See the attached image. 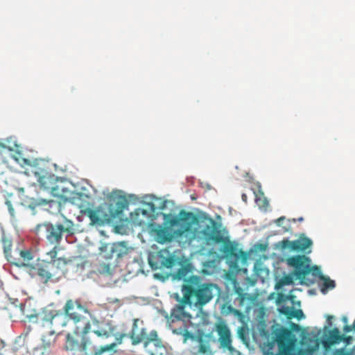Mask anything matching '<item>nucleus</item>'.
<instances>
[{
	"label": "nucleus",
	"mask_w": 355,
	"mask_h": 355,
	"mask_svg": "<svg viewBox=\"0 0 355 355\" xmlns=\"http://www.w3.org/2000/svg\"><path fill=\"white\" fill-rule=\"evenodd\" d=\"M74 327V334H80L82 336L81 343L78 340L73 338L70 334H67L65 347L67 350H74L77 348L80 351H87L89 353L94 349L96 344L98 343L99 338H107L114 334L115 327L111 322L102 324L98 329L91 332V324L89 320L81 315L78 319L71 322Z\"/></svg>",
	"instance_id": "f257e3e1"
},
{
	"label": "nucleus",
	"mask_w": 355,
	"mask_h": 355,
	"mask_svg": "<svg viewBox=\"0 0 355 355\" xmlns=\"http://www.w3.org/2000/svg\"><path fill=\"white\" fill-rule=\"evenodd\" d=\"M182 291L184 304L202 309L220 293V288L212 283H202L200 277L193 275L185 281Z\"/></svg>",
	"instance_id": "f03ea898"
},
{
	"label": "nucleus",
	"mask_w": 355,
	"mask_h": 355,
	"mask_svg": "<svg viewBox=\"0 0 355 355\" xmlns=\"http://www.w3.org/2000/svg\"><path fill=\"white\" fill-rule=\"evenodd\" d=\"M198 222L192 212L180 210L178 215L166 220L168 227H159L154 230L156 241L159 243L170 242L173 238L180 239L192 233V225Z\"/></svg>",
	"instance_id": "7ed1b4c3"
},
{
	"label": "nucleus",
	"mask_w": 355,
	"mask_h": 355,
	"mask_svg": "<svg viewBox=\"0 0 355 355\" xmlns=\"http://www.w3.org/2000/svg\"><path fill=\"white\" fill-rule=\"evenodd\" d=\"M68 263L69 261L62 257H59L55 262L42 260L29 266L27 271L33 278H37L44 284L49 282L56 283L65 275Z\"/></svg>",
	"instance_id": "20e7f679"
},
{
	"label": "nucleus",
	"mask_w": 355,
	"mask_h": 355,
	"mask_svg": "<svg viewBox=\"0 0 355 355\" xmlns=\"http://www.w3.org/2000/svg\"><path fill=\"white\" fill-rule=\"evenodd\" d=\"M127 205L125 198H119L114 203L105 202L95 209L87 208L84 214L89 217L91 225H103L110 223L113 219L120 216Z\"/></svg>",
	"instance_id": "39448f33"
},
{
	"label": "nucleus",
	"mask_w": 355,
	"mask_h": 355,
	"mask_svg": "<svg viewBox=\"0 0 355 355\" xmlns=\"http://www.w3.org/2000/svg\"><path fill=\"white\" fill-rule=\"evenodd\" d=\"M31 322H37L40 327L47 328L51 334H60L62 329L67 325L69 320L59 310L49 307L44 308L37 314L27 315Z\"/></svg>",
	"instance_id": "423d86ee"
},
{
	"label": "nucleus",
	"mask_w": 355,
	"mask_h": 355,
	"mask_svg": "<svg viewBox=\"0 0 355 355\" xmlns=\"http://www.w3.org/2000/svg\"><path fill=\"white\" fill-rule=\"evenodd\" d=\"M173 331L174 334L182 336L184 343H186L189 339L198 343L197 346L191 349V355H214L212 344L216 343V339L211 333L198 332L194 335L188 330L187 324L174 329Z\"/></svg>",
	"instance_id": "0eeeda50"
},
{
	"label": "nucleus",
	"mask_w": 355,
	"mask_h": 355,
	"mask_svg": "<svg viewBox=\"0 0 355 355\" xmlns=\"http://www.w3.org/2000/svg\"><path fill=\"white\" fill-rule=\"evenodd\" d=\"M73 227L71 220L64 218L62 223H44L37 225L36 232L38 234H42L51 244L59 245L64 234L67 236L73 234Z\"/></svg>",
	"instance_id": "6e6552de"
},
{
	"label": "nucleus",
	"mask_w": 355,
	"mask_h": 355,
	"mask_svg": "<svg viewBox=\"0 0 355 355\" xmlns=\"http://www.w3.org/2000/svg\"><path fill=\"white\" fill-rule=\"evenodd\" d=\"M287 263L295 268V275L298 279L304 281L311 272L317 275L320 270L317 266L311 267V259L306 255H295L286 259Z\"/></svg>",
	"instance_id": "1a4fd4ad"
},
{
	"label": "nucleus",
	"mask_w": 355,
	"mask_h": 355,
	"mask_svg": "<svg viewBox=\"0 0 355 355\" xmlns=\"http://www.w3.org/2000/svg\"><path fill=\"white\" fill-rule=\"evenodd\" d=\"M272 334L278 345L279 352L283 355H290L297 343L295 335L291 329L285 327L277 328Z\"/></svg>",
	"instance_id": "9d476101"
},
{
	"label": "nucleus",
	"mask_w": 355,
	"mask_h": 355,
	"mask_svg": "<svg viewBox=\"0 0 355 355\" xmlns=\"http://www.w3.org/2000/svg\"><path fill=\"white\" fill-rule=\"evenodd\" d=\"M64 314L67 318L72 321L76 320L82 315L81 313H87L94 324H98L99 321L94 313L89 312L85 306H82L78 301L69 300L63 307Z\"/></svg>",
	"instance_id": "9b49d317"
},
{
	"label": "nucleus",
	"mask_w": 355,
	"mask_h": 355,
	"mask_svg": "<svg viewBox=\"0 0 355 355\" xmlns=\"http://www.w3.org/2000/svg\"><path fill=\"white\" fill-rule=\"evenodd\" d=\"M312 245V241L304 234H301L296 240L289 241L288 239H284L281 242V246L284 249L288 248L292 251L306 254H309L311 252V247Z\"/></svg>",
	"instance_id": "f8f14e48"
},
{
	"label": "nucleus",
	"mask_w": 355,
	"mask_h": 355,
	"mask_svg": "<svg viewBox=\"0 0 355 355\" xmlns=\"http://www.w3.org/2000/svg\"><path fill=\"white\" fill-rule=\"evenodd\" d=\"M144 347L147 355H162L165 347L162 340L158 338L157 333L153 330L150 332L144 342Z\"/></svg>",
	"instance_id": "ddd939ff"
},
{
	"label": "nucleus",
	"mask_w": 355,
	"mask_h": 355,
	"mask_svg": "<svg viewBox=\"0 0 355 355\" xmlns=\"http://www.w3.org/2000/svg\"><path fill=\"white\" fill-rule=\"evenodd\" d=\"M35 175L37 178V182L41 188L44 190H49L52 193L56 191L55 180L57 178L49 173L45 168H35L34 171Z\"/></svg>",
	"instance_id": "4468645a"
},
{
	"label": "nucleus",
	"mask_w": 355,
	"mask_h": 355,
	"mask_svg": "<svg viewBox=\"0 0 355 355\" xmlns=\"http://www.w3.org/2000/svg\"><path fill=\"white\" fill-rule=\"evenodd\" d=\"M34 256L31 250H15L13 256H9L8 261L17 267H27L33 266L31 264V261L33 259Z\"/></svg>",
	"instance_id": "2eb2a0df"
},
{
	"label": "nucleus",
	"mask_w": 355,
	"mask_h": 355,
	"mask_svg": "<svg viewBox=\"0 0 355 355\" xmlns=\"http://www.w3.org/2000/svg\"><path fill=\"white\" fill-rule=\"evenodd\" d=\"M215 329L218 334L220 346L231 350L232 349L231 332L226 322L221 320L216 323Z\"/></svg>",
	"instance_id": "dca6fc26"
},
{
	"label": "nucleus",
	"mask_w": 355,
	"mask_h": 355,
	"mask_svg": "<svg viewBox=\"0 0 355 355\" xmlns=\"http://www.w3.org/2000/svg\"><path fill=\"white\" fill-rule=\"evenodd\" d=\"M202 234L208 241H211L216 243H220L225 241V236L216 227V223L210 219L209 224L206 225L202 230Z\"/></svg>",
	"instance_id": "f3484780"
},
{
	"label": "nucleus",
	"mask_w": 355,
	"mask_h": 355,
	"mask_svg": "<svg viewBox=\"0 0 355 355\" xmlns=\"http://www.w3.org/2000/svg\"><path fill=\"white\" fill-rule=\"evenodd\" d=\"M129 336L132 340V344L136 345L141 342H144L148 335L146 329L143 327V322L139 319H135L133 321L132 329L129 334Z\"/></svg>",
	"instance_id": "a211bd4d"
},
{
	"label": "nucleus",
	"mask_w": 355,
	"mask_h": 355,
	"mask_svg": "<svg viewBox=\"0 0 355 355\" xmlns=\"http://www.w3.org/2000/svg\"><path fill=\"white\" fill-rule=\"evenodd\" d=\"M184 304L182 302V304H177L171 312V320L173 322L181 321L182 324H188L191 322V315L185 311Z\"/></svg>",
	"instance_id": "6ab92c4d"
},
{
	"label": "nucleus",
	"mask_w": 355,
	"mask_h": 355,
	"mask_svg": "<svg viewBox=\"0 0 355 355\" xmlns=\"http://www.w3.org/2000/svg\"><path fill=\"white\" fill-rule=\"evenodd\" d=\"M343 334H340L338 328H334L328 333L327 338L322 341V345L326 352L329 351L331 346L340 343L343 340Z\"/></svg>",
	"instance_id": "aec40b11"
},
{
	"label": "nucleus",
	"mask_w": 355,
	"mask_h": 355,
	"mask_svg": "<svg viewBox=\"0 0 355 355\" xmlns=\"http://www.w3.org/2000/svg\"><path fill=\"white\" fill-rule=\"evenodd\" d=\"M221 243L224 244L223 252L230 257L238 259L241 255L244 254V252L238 248L237 243L230 241L227 237H225V241Z\"/></svg>",
	"instance_id": "412c9836"
},
{
	"label": "nucleus",
	"mask_w": 355,
	"mask_h": 355,
	"mask_svg": "<svg viewBox=\"0 0 355 355\" xmlns=\"http://www.w3.org/2000/svg\"><path fill=\"white\" fill-rule=\"evenodd\" d=\"M105 248L109 252H112L113 258L115 257L116 259L123 257L129 252L128 248L123 242L107 244Z\"/></svg>",
	"instance_id": "4be33fe9"
},
{
	"label": "nucleus",
	"mask_w": 355,
	"mask_h": 355,
	"mask_svg": "<svg viewBox=\"0 0 355 355\" xmlns=\"http://www.w3.org/2000/svg\"><path fill=\"white\" fill-rule=\"evenodd\" d=\"M279 312L286 316L288 319L297 318L298 320L304 318L303 311L301 309L294 310L293 307L283 306Z\"/></svg>",
	"instance_id": "5701e85b"
},
{
	"label": "nucleus",
	"mask_w": 355,
	"mask_h": 355,
	"mask_svg": "<svg viewBox=\"0 0 355 355\" xmlns=\"http://www.w3.org/2000/svg\"><path fill=\"white\" fill-rule=\"evenodd\" d=\"M320 278L322 280H323V284L320 288V291L322 293H326L328 290H331L335 288V282L334 280L330 279L329 277H325L322 274H320Z\"/></svg>",
	"instance_id": "b1692460"
},
{
	"label": "nucleus",
	"mask_w": 355,
	"mask_h": 355,
	"mask_svg": "<svg viewBox=\"0 0 355 355\" xmlns=\"http://www.w3.org/2000/svg\"><path fill=\"white\" fill-rule=\"evenodd\" d=\"M55 334H51L50 330H49L48 334L46 335H43L42 338V347L44 349L50 347L52 345L54 344L55 341Z\"/></svg>",
	"instance_id": "393cba45"
},
{
	"label": "nucleus",
	"mask_w": 355,
	"mask_h": 355,
	"mask_svg": "<svg viewBox=\"0 0 355 355\" xmlns=\"http://www.w3.org/2000/svg\"><path fill=\"white\" fill-rule=\"evenodd\" d=\"M159 257L160 258L161 266L166 268L173 267L176 262V259L173 255H169L167 257H164L162 256V254H159Z\"/></svg>",
	"instance_id": "a878e982"
},
{
	"label": "nucleus",
	"mask_w": 355,
	"mask_h": 355,
	"mask_svg": "<svg viewBox=\"0 0 355 355\" xmlns=\"http://www.w3.org/2000/svg\"><path fill=\"white\" fill-rule=\"evenodd\" d=\"M95 272L96 273H98L101 275H110L111 274L110 265L108 263H101L97 266Z\"/></svg>",
	"instance_id": "bb28decb"
},
{
	"label": "nucleus",
	"mask_w": 355,
	"mask_h": 355,
	"mask_svg": "<svg viewBox=\"0 0 355 355\" xmlns=\"http://www.w3.org/2000/svg\"><path fill=\"white\" fill-rule=\"evenodd\" d=\"M58 245H55L50 251L46 252V256L49 259V261H46L47 262H55V261L59 259V258H57L59 250Z\"/></svg>",
	"instance_id": "cd10ccee"
},
{
	"label": "nucleus",
	"mask_w": 355,
	"mask_h": 355,
	"mask_svg": "<svg viewBox=\"0 0 355 355\" xmlns=\"http://www.w3.org/2000/svg\"><path fill=\"white\" fill-rule=\"evenodd\" d=\"M3 252L5 254L6 259L8 261L9 256H13L11 252L12 243L9 240H3Z\"/></svg>",
	"instance_id": "c85d7f7f"
},
{
	"label": "nucleus",
	"mask_w": 355,
	"mask_h": 355,
	"mask_svg": "<svg viewBox=\"0 0 355 355\" xmlns=\"http://www.w3.org/2000/svg\"><path fill=\"white\" fill-rule=\"evenodd\" d=\"M107 244L108 243H104L101 246L100 254L103 258L110 259L113 258V253L112 252H109V250L105 248Z\"/></svg>",
	"instance_id": "c756f323"
},
{
	"label": "nucleus",
	"mask_w": 355,
	"mask_h": 355,
	"mask_svg": "<svg viewBox=\"0 0 355 355\" xmlns=\"http://www.w3.org/2000/svg\"><path fill=\"white\" fill-rule=\"evenodd\" d=\"M50 202H53V200H47L46 199H37V200H34L31 205H30V207H37V206H42V205H46Z\"/></svg>",
	"instance_id": "7c9ffc66"
},
{
	"label": "nucleus",
	"mask_w": 355,
	"mask_h": 355,
	"mask_svg": "<svg viewBox=\"0 0 355 355\" xmlns=\"http://www.w3.org/2000/svg\"><path fill=\"white\" fill-rule=\"evenodd\" d=\"M333 355H352V352H347L345 348H340L336 349Z\"/></svg>",
	"instance_id": "2f4dec72"
},
{
	"label": "nucleus",
	"mask_w": 355,
	"mask_h": 355,
	"mask_svg": "<svg viewBox=\"0 0 355 355\" xmlns=\"http://www.w3.org/2000/svg\"><path fill=\"white\" fill-rule=\"evenodd\" d=\"M228 309H230V311L231 313H232L234 315H236L238 317H242L243 316V313L241 311L238 310V309H236L233 307H232L231 306H230L228 307Z\"/></svg>",
	"instance_id": "473e14b6"
},
{
	"label": "nucleus",
	"mask_w": 355,
	"mask_h": 355,
	"mask_svg": "<svg viewBox=\"0 0 355 355\" xmlns=\"http://www.w3.org/2000/svg\"><path fill=\"white\" fill-rule=\"evenodd\" d=\"M343 339L342 341H344L346 343V345H349L352 340V337L349 336L343 335Z\"/></svg>",
	"instance_id": "72a5a7b5"
},
{
	"label": "nucleus",
	"mask_w": 355,
	"mask_h": 355,
	"mask_svg": "<svg viewBox=\"0 0 355 355\" xmlns=\"http://www.w3.org/2000/svg\"><path fill=\"white\" fill-rule=\"evenodd\" d=\"M6 205L8 208V211L12 216H14V209L12 207L11 202L10 201H6Z\"/></svg>",
	"instance_id": "f704fd0d"
},
{
	"label": "nucleus",
	"mask_w": 355,
	"mask_h": 355,
	"mask_svg": "<svg viewBox=\"0 0 355 355\" xmlns=\"http://www.w3.org/2000/svg\"><path fill=\"white\" fill-rule=\"evenodd\" d=\"M6 205L8 208V211L12 216H14V209L12 207L11 202L10 201H6Z\"/></svg>",
	"instance_id": "c9c22d12"
},
{
	"label": "nucleus",
	"mask_w": 355,
	"mask_h": 355,
	"mask_svg": "<svg viewBox=\"0 0 355 355\" xmlns=\"http://www.w3.org/2000/svg\"><path fill=\"white\" fill-rule=\"evenodd\" d=\"M343 331L345 333H349L350 331H352L353 329H352V326L351 325H345L344 327V328H343Z\"/></svg>",
	"instance_id": "e433bc0d"
},
{
	"label": "nucleus",
	"mask_w": 355,
	"mask_h": 355,
	"mask_svg": "<svg viewBox=\"0 0 355 355\" xmlns=\"http://www.w3.org/2000/svg\"><path fill=\"white\" fill-rule=\"evenodd\" d=\"M149 264L150 265L151 268L154 270H156L159 268V266L157 263H153L151 260L149 261Z\"/></svg>",
	"instance_id": "4c0bfd02"
},
{
	"label": "nucleus",
	"mask_w": 355,
	"mask_h": 355,
	"mask_svg": "<svg viewBox=\"0 0 355 355\" xmlns=\"http://www.w3.org/2000/svg\"><path fill=\"white\" fill-rule=\"evenodd\" d=\"M184 273H185L184 270L181 268V269H179V270H178V272H177V275H178L180 278H181L182 276H184Z\"/></svg>",
	"instance_id": "58836bf2"
},
{
	"label": "nucleus",
	"mask_w": 355,
	"mask_h": 355,
	"mask_svg": "<svg viewBox=\"0 0 355 355\" xmlns=\"http://www.w3.org/2000/svg\"><path fill=\"white\" fill-rule=\"evenodd\" d=\"M139 213H141L143 215L147 214V211L143 209H139L136 211V214L139 215Z\"/></svg>",
	"instance_id": "ea45409f"
},
{
	"label": "nucleus",
	"mask_w": 355,
	"mask_h": 355,
	"mask_svg": "<svg viewBox=\"0 0 355 355\" xmlns=\"http://www.w3.org/2000/svg\"><path fill=\"white\" fill-rule=\"evenodd\" d=\"M284 219H285V217H284V216H282V217H280V218H277V219L276 220V224H277V225H281V223H282V220H284Z\"/></svg>",
	"instance_id": "a19ab883"
},
{
	"label": "nucleus",
	"mask_w": 355,
	"mask_h": 355,
	"mask_svg": "<svg viewBox=\"0 0 355 355\" xmlns=\"http://www.w3.org/2000/svg\"><path fill=\"white\" fill-rule=\"evenodd\" d=\"M6 148V145L1 142H0V150L2 149H5Z\"/></svg>",
	"instance_id": "79ce46f5"
},
{
	"label": "nucleus",
	"mask_w": 355,
	"mask_h": 355,
	"mask_svg": "<svg viewBox=\"0 0 355 355\" xmlns=\"http://www.w3.org/2000/svg\"><path fill=\"white\" fill-rule=\"evenodd\" d=\"M292 327L294 329H299V325L296 324H292Z\"/></svg>",
	"instance_id": "37998d69"
},
{
	"label": "nucleus",
	"mask_w": 355,
	"mask_h": 355,
	"mask_svg": "<svg viewBox=\"0 0 355 355\" xmlns=\"http://www.w3.org/2000/svg\"><path fill=\"white\" fill-rule=\"evenodd\" d=\"M242 200L245 202L247 201V196L244 193L242 195Z\"/></svg>",
	"instance_id": "c03bdc74"
},
{
	"label": "nucleus",
	"mask_w": 355,
	"mask_h": 355,
	"mask_svg": "<svg viewBox=\"0 0 355 355\" xmlns=\"http://www.w3.org/2000/svg\"><path fill=\"white\" fill-rule=\"evenodd\" d=\"M293 220H294V221L297 220V221H299V222H302V221H303V220H304V218H303L302 217H300V218H298L297 220L294 219Z\"/></svg>",
	"instance_id": "a18cd8bd"
},
{
	"label": "nucleus",
	"mask_w": 355,
	"mask_h": 355,
	"mask_svg": "<svg viewBox=\"0 0 355 355\" xmlns=\"http://www.w3.org/2000/svg\"><path fill=\"white\" fill-rule=\"evenodd\" d=\"M352 326V329H353V331L355 332V320L353 322V324Z\"/></svg>",
	"instance_id": "49530a36"
},
{
	"label": "nucleus",
	"mask_w": 355,
	"mask_h": 355,
	"mask_svg": "<svg viewBox=\"0 0 355 355\" xmlns=\"http://www.w3.org/2000/svg\"><path fill=\"white\" fill-rule=\"evenodd\" d=\"M332 318H333L332 316H331V315H328V318H328V320H330L331 319H332Z\"/></svg>",
	"instance_id": "de8ad7c7"
},
{
	"label": "nucleus",
	"mask_w": 355,
	"mask_h": 355,
	"mask_svg": "<svg viewBox=\"0 0 355 355\" xmlns=\"http://www.w3.org/2000/svg\"><path fill=\"white\" fill-rule=\"evenodd\" d=\"M343 320H344V322H347V318H346V317H344V318H343Z\"/></svg>",
	"instance_id": "09e8293b"
},
{
	"label": "nucleus",
	"mask_w": 355,
	"mask_h": 355,
	"mask_svg": "<svg viewBox=\"0 0 355 355\" xmlns=\"http://www.w3.org/2000/svg\"><path fill=\"white\" fill-rule=\"evenodd\" d=\"M125 336H126V334H122V335L121 336V338L125 337Z\"/></svg>",
	"instance_id": "8fccbe9b"
}]
</instances>
